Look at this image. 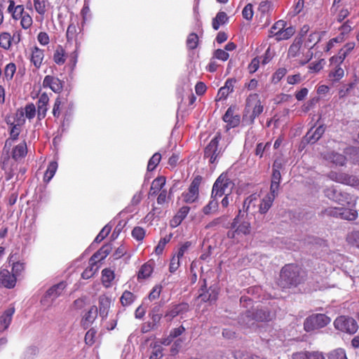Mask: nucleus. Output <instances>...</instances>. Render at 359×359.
Masks as SVG:
<instances>
[{
	"label": "nucleus",
	"mask_w": 359,
	"mask_h": 359,
	"mask_svg": "<svg viewBox=\"0 0 359 359\" xmlns=\"http://www.w3.org/2000/svg\"><path fill=\"white\" fill-rule=\"evenodd\" d=\"M304 274V272L297 265H285L280 271L278 284L282 288L296 286L302 281Z\"/></svg>",
	"instance_id": "nucleus-1"
},
{
	"label": "nucleus",
	"mask_w": 359,
	"mask_h": 359,
	"mask_svg": "<svg viewBox=\"0 0 359 359\" xmlns=\"http://www.w3.org/2000/svg\"><path fill=\"white\" fill-rule=\"evenodd\" d=\"M264 110L259 95L256 93L250 95L246 100L244 118H249L251 122L259 116Z\"/></svg>",
	"instance_id": "nucleus-2"
},
{
	"label": "nucleus",
	"mask_w": 359,
	"mask_h": 359,
	"mask_svg": "<svg viewBox=\"0 0 359 359\" xmlns=\"http://www.w3.org/2000/svg\"><path fill=\"white\" fill-rule=\"evenodd\" d=\"M271 313L266 309H256L248 311L243 316V320L248 327L255 325V321H269L271 320Z\"/></svg>",
	"instance_id": "nucleus-3"
},
{
	"label": "nucleus",
	"mask_w": 359,
	"mask_h": 359,
	"mask_svg": "<svg viewBox=\"0 0 359 359\" xmlns=\"http://www.w3.org/2000/svg\"><path fill=\"white\" fill-rule=\"evenodd\" d=\"M232 187L233 183L227 175L222 173L215 182L211 194H212V197H217L219 198L223 195L229 194Z\"/></svg>",
	"instance_id": "nucleus-4"
},
{
	"label": "nucleus",
	"mask_w": 359,
	"mask_h": 359,
	"mask_svg": "<svg viewBox=\"0 0 359 359\" xmlns=\"http://www.w3.org/2000/svg\"><path fill=\"white\" fill-rule=\"evenodd\" d=\"M330 323V318L325 314H313L306 318L304 327L306 332H311L324 327Z\"/></svg>",
	"instance_id": "nucleus-5"
},
{
	"label": "nucleus",
	"mask_w": 359,
	"mask_h": 359,
	"mask_svg": "<svg viewBox=\"0 0 359 359\" xmlns=\"http://www.w3.org/2000/svg\"><path fill=\"white\" fill-rule=\"evenodd\" d=\"M221 140V136L217 134L207 147L205 148L204 157L209 159V162L212 164L217 162L218 158L222 154L223 150L219 147V142Z\"/></svg>",
	"instance_id": "nucleus-6"
},
{
	"label": "nucleus",
	"mask_w": 359,
	"mask_h": 359,
	"mask_svg": "<svg viewBox=\"0 0 359 359\" xmlns=\"http://www.w3.org/2000/svg\"><path fill=\"white\" fill-rule=\"evenodd\" d=\"M232 229H236L238 235L246 236L250 233L251 226L249 220L248 219L247 214L242 212L240 210L238 215L234 218L232 224Z\"/></svg>",
	"instance_id": "nucleus-7"
},
{
	"label": "nucleus",
	"mask_w": 359,
	"mask_h": 359,
	"mask_svg": "<svg viewBox=\"0 0 359 359\" xmlns=\"http://www.w3.org/2000/svg\"><path fill=\"white\" fill-rule=\"evenodd\" d=\"M65 287L66 284L64 282L51 287L41 299V304L46 308L51 306L54 301L61 295Z\"/></svg>",
	"instance_id": "nucleus-8"
},
{
	"label": "nucleus",
	"mask_w": 359,
	"mask_h": 359,
	"mask_svg": "<svg viewBox=\"0 0 359 359\" xmlns=\"http://www.w3.org/2000/svg\"><path fill=\"white\" fill-rule=\"evenodd\" d=\"M334 324L336 329L347 333L354 334L358 330L357 323L352 318L338 317Z\"/></svg>",
	"instance_id": "nucleus-9"
},
{
	"label": "nucleus",
	"mask_w": 359,
	"mask_h": 359,
	"mask_svg": "<svg viewBox=\"0 0 359 359\" xmlns=\"http://www.w3.org/2000/svg\"><path fill=\"white\" fill-rule=\"evenodd\" d=\"M200 184V177L194 178V180L191 182L188 191L182 194L183 200L185 203H192L198 199Z\"/></svg>",
	"instance_id": "nucleus-10"
},
{
	"label": "nucleus",
	"mask_w": 359,
	"mask_h": 359,
	"mask_svg": "<svg viewBox=\"0 0 359 359\" xmlns=\"http://www.w3.org/2000/svg\"><path fill=\"white\" fill-rule=\"evenodd\" d=\"M330 178L339 183L345 184L350 186L359 185V180L354 176H349L344 173H337L331 172L329 175Z\"/></svg>",
	"instance_id": "nucleus-11"
},
{
	"label": "nucleus",
	"mask_w": 359,
	"mask_h": 359,
	"mask_svg": "<svg viewBox=\"0 0 359 359\" xmlns=\"http://www.w3.org/2000/svg\"><path fill=\"white\" fill-rule=\"evenodd\" d=\"M223 120L229 128H234L240 123V115L236 111V107H230L223 116Z\"/></svg>",
	"instance_id": "nucleus-12"
},
{
	"label": "nucleus",
	"mask_w": 359,
	"mask_h": 359,
	"mask_svg": "<svg viewBox=\"0 0 359 359\" xmlns=\"http://www.w3.org/2000/svg\"><path fill=\"white\" fill-rule=\"evenodd\" d=\"M64 82L58 78L47 75L43 81V87L49 88L55 93H60L63 89Z\"/></svg>",
	"instance_id": "nucleus-13"
},
{
	"label": "nucleus",
	"mask_w": 359,
	"mask_h": 359,
	"mask_svg": "<svg viewBox=\"0 0 359 359\" xmlns=\"http://www.w3.org/2000/svg\"><path fill=\"white\" fill-rule=\"evenodd\" d=\"M189 311V304L187 303H181L172 305L169 307L165 314V318L168 321H171L175 317L182 315Z\"/></svg>",
	"instance_id": "nucleus-14"
},
{
	"label": "nucleus",
	"mask_w": 359,
	"mask_h": 359,
	"mask_svg": "<svg viewBox=\"0 0 359 359\" xmlns=\"http://www.w3.org/2000/svg\"><path fill=\"white\" fill-rule=\"evenodd\" d=\"M258 202H259V196L257 194H251L244 201L242 212L247 214V215L249 213H254L256 211Z\"/></svg>",
	"instance_id": "nucleus-15"
},
{
	"label": "nucleus",
	"mask_w": 359,
	"mask_h": 359,
	"mask_svg": "<svg viewBox=\"0 0 359 359\" xmlns=\"http://www.w3.org/2000/svg\"><path fill=\"white\" fill-rule=\"evenodd\" d=\"M16 283V276L8 269H1L0 271V284L6 288H13Z\"/></svg>",
	"instance_id": "nucleus-16"
},
{
	"label": "nucleus",
	"mask_w": 359,
	"mask_h": 359,
	"mask_svg": "<svg viewBox=\"0 0 359 359\" xmlns=\"http://www.w3.org/2000/svg\"><path fill=\"white\" fill-rule=\"evenodd\" d=\"M15 313V308L10 306L0 316V332L5 331L10 325L13 316Z\"/></svg>",
	"instance_id": "nucleus-17"
},
{
	"label": "nucleus",
	"mask_w": 359,
	"mask_h": 359,
	"mask_svg": "<svg viewBox=\"0 0 359 359\" xmlns=\"http://www.w3.org/2000/svg\"><path fill=\"white\" fill-rule=\"evenodd\" d=\"M218 199L217 197H212V194H211L208 203L202 209V212L205 215H213L217 212L219 208Z\"/></svg>",
	"instance_id": "nucleus-18"
},
{
	"label": "nucleus",
	"mask_w": 359,
	"mask_h": 359,
	"mask_svg": "<svg viewBox=\"0 0 359 359\" xmlns=\"http://www.w3.org/2000/svg\"><path fill=\"white\" fill-rule=\"evenodd\" d=\"M235 83L236 79H229L226 80L224 86L220 88L218 91L217 97L219 100L226 98L228 96V95L233 90V86Z\"/></svg>",
	"instance_id": "nucleus-19"
},
{
	"label": "nucleus",
	"mask_w": 359,
	"mask_h": 359,
	"mask_svg": "<svg viewBox=\"0 0 359 359\" xmlns=\"http://www.w3.org/2000/svg\"><path fill=\"white\" fill-rule=\"evenodd\" d=\"M89 266L81 273V277L83 279H89L93 277L99 270L100 266L97 264V261H93L90 258L88 262Z\"/></svg>",
	"instance_id": "nucleus-20"
},
{
	"label": "nucleus",
	"mask_w": 359,
	"mask_h": 359,
	"mask_svg": "<svg viewBox=\"0 0 359 359\" xmlns=\"http://www.w3.org/2000/svg\"><path fill=\"white\" fill-rule=\"evenodd\" d=\"M218 292L216 287H210L206 291L201 293L198 296V298L201 299V301L206 302H209L210 303L215 302L217 298Z\"/></svg>",
	"instance_id": "nucleus-21"
},
{
	"label": "nucleus",
	"mask_w": 359,
	"mask_h": 359,
	"mask_svg": "<svg viewBox=\"0 0 359 359\" xmlns=\"http://www.w3.org/2000/svg\"><path fill=\"white\" fill-rule=\"evenodd\" d=\"M43 57V50L35 46L32 50L31 62L36 68H39L41 67Z\"/></svg>",
	"instance_id": "nucleus-22"
},
{
	"label": "nucleus",
	"mask_w": 359,
	"mask_h": 359,
	"mask_svg": "<svg viewBox=\"0 0 359 359\" xmlns=\"http://www.w3.org/2000/svg\"><path fill=\"white\" fill-rule=\"evenodd\" d=\"M111 246L110 245H105L102 246L98 251H97L90 258L92 259V262L97 261V264L98 262L105 259L107 255L111 251Z\"/></svg>",
	"instance_id": "nucleus-23"
},
{
	"label": "nucleus",
	"mask_w": 359,
	"mask_h": 359,
	"mask_svg": "<svg viewBox=\"0 0 359 359\" xmlns=\"http://www.w3.org/2000/svg\"><path fill=\"white\" fill-rule=\"evenodd\" d=\"M295 29L292 26L283 28L280 31H277L275 34L276 41L287 40L294 35Z\"/></svg>",
	"instance_id": "nucleus-24"
},
{
	"label": "nucleus",
	"mask_w": 359,
	"mask_h": 359,
	"mask_svg": "<svg viewBox=\"0 0 359 359\" xmlns=\"http://www.w3.org/2000/svg\"><path fill=\"white\" fill-rule=\"evenodd\" d=\"M293 359H325L319 352H299L292 355Z\"/></svg>",
	"instance_id": "nucleus-25"
},
{
	"label": "nucleus",
	"mask_w": 359,
	"mask_h": 359,
	"mask_svg": "<svg viewBox=\"0 0 359 359\" xmlns=\"http://www.w3.org/2000/svg\"><path fill=\"white\" fill-rule=\"evenodd\" d=\"M165 184V178L163 176L156 178L151 183L149 195H156L160 191Z\"/></svg>",
	"instance_id": "nucleus-26"
},
{
	"label": "nucleus",
	"mask_w": 359,
	"mask_h": 359,
	"mask_svg": "<svg viewBox=\"0 0 359 359\" xmlns=\"http://www.w3.org/2000/svg\"><path fill=\"white\" fill-rule=\"evenodd\" d=\"M97 308L95 306H93L88 310V311L84 315L83 318V326H89L97 318Z\"/></svg>",
	"instance_id": "nucleus-27"
},
{
	"label": "nucleus",
	"mask_w": 359,
	"mask_h": 359,
	"mask_svg": "<svg viewBox=\"0 0 359 359\" xmlns=\"http://www.w3.org/2000/svg\"><path fill=\"white\" fill-rule=\"evenodd\" d=\"M325 158L336 165H344L346 163V157L336 152L329 153Z\"/></svg>",
	"instance_id": "nucleus-28"
},
{
	"label": "nucleus",
	"mask_w": 359,
	"mask_h": 359,
	"mask_svg": "<svg viewBox=\"0 0 359 359\" xmlns=\"http://www.w3.org/2000/svg\"><path fill=\"white\" fill-rule=\"evenodd\" d=\"M111 300L106 296H101L99 298L100 314L102 318L107 315L108 309L110 307Z\"/></svg>",
	"instance_id": "nucleus-29"
},
{
	"label": "nucleus",
	"mask_w": 359,
	"mask_h": 359,
	"mask_svg": "<svg viewBox=\"0 0 359 359\" xmlns=\"http://www.w3.org/2000/svg\"><path fill=\"white\" fill-rule=\"evenodd\" d=\"M324 132L325 128L323 126H320L315 130L314 132H312V130H311L306 134V137L309 142L314 143L320 139V137L322 136Z\"/></svg>",
	"instance_id": "nucleus-30"
},
{
	"label": "nucleus",
	"mask_w": 359,
	"mask_h": 359,
	"mask_svg": "<svg viewBox=\"0 0 359 359\" xmlns=\"http://www.w3.org/2000/svg\"><path fill=\"white\" fill-rule=\"evenodd\" d=\"M27 154V144L25 142H22L18 144L13 150V158L18 160L24 157Z\"/></svg>",
	"instance_id": "nucleus-31"
},
{
	"label": "nucleus",
	"mask_w": 359,
	"mask_h": 359,
	"mask_svg": "<svg viewBox=\"0 0 359 359\" xmlns=\"http://www.w3.org/2000/svg\"><path fill=\"white\" fill-rule=\"evenodd\" d=\"M274 199L273 196L266 195L259 203V212L261 214L266 213L271 207Z\"/></svg>",
	"instance_id": "nucleus-32"
},
{
	"label": "nucleus",
	"mask_w": 359,
	"mask_h": 359,
	"mask_svg": "<svg viewBox=\"0 0 359 359\" xmlns=\"http://www.w3.org/2000/svg\"><path fill=\"white\" fill-rule=\"evenodd\" d=\"M58 165L56 161H51L47 168V170L44 174L43 176V180L46 182H49L50 180L55 175L57 169Z\"/></svg>",
	"instance_id": "nucleus-33"
},
{
	"label": "nucleus",
	"mask_w": 359,
	"mask_h": 359,
	"mask_svg": "<svg viewBox=\"0 0 359 359\" xmlns=\"http://www.w3.org/2000/svg\"><path fill=\"white\" fill-rule=\"evenodd\" d=\"M152 271H153V266H152L151 264L148 263V262L145 263L141 266V268L138 272V274H137V278L139 280L146 279L150 276Z\"/></svg>",
	"instance_id": "nucleus-34"
},
{
	"label": "nucleus",
	"mask_w": 359,
	"mask_h": 359,
	"mask_svg": "<svg viewBox=\"0 0 359 359\" xmlns=\"http://www.w3.org/2000/svg\"><path fill=\"white\" fill-rule=\"evenodd\" d=\"M53 60L57 65H63L65 62V51L62 46H59L57 47L53 55Z\"/></svg>",
	"instance_id": "nucleus-35"
},
{
	"label": "nucleus",
	"mask_w": 359,
	"mask_h": 359,
	"mask_svg": "<svg viewBox=\"0 0 359 359\" xmlns=\"http://www.w3.org/2000/svg\"><path fill=\"white\" fill-rule=\"evenodd\" d=\"M114 278V273L109 269H104L102 271V281L103 285L108 287L111 285V281Z\"/></svg>",
	"instance_id": "nucleus-36"
},
{
	"label": "nucleus",
	"mask_w": 359,
	"mask_h": 359,
	"mask_svg": "<svg viewBox=\"0 0 359 359\" xmlns=\"http://www.w3.org/2000/svg\"><path fill=\"white\" fill-rule=\"evenodd\" d=\"M228 20L227 15L224 12H219L212 20V27L217 30L220 25H224Z\"/></svg>",
	"instance_id": "nucleus-37"
},
{
	"label": "nucleus",
	"mask_w": 359,
	"mask_h": 359,
	"mask_svg": "<svg viewBox=\"0 0 359 359\" xmlns=\"http://www.w3.org/2000/svg\"><path fill=\"white\" fill-rule=\"evenodd\" d=\"M12 37L8 32H3L0 34V47L8 50L11 46Z\"/></svg>",
	"instance_id": "nucleus-38"
},
{
	"label": "nucleus",
	"mask_w": 359,
	"mask_h": 359,
	"mask_svg": "<svg viewBox=\"0 0 359 359\" xmlns=\"http://www.w3.org/2000/svg\"><path fill=\"white\" fill-rule=\"evenodd\" d=\"M337 200H335V202H337L339 204L345 205V204H355V200L350 196V194L340 191V195L337 197Z\"/></svg>",
	"instance_id": "nucleus-39"
},
{
	"label": "nucleus",
	"mask_w": 359,
	"mask_h": 359,
	"mask_svg": "<svg viewBox=\"0 0 359 359\" xmlns=\"http://www.w3.org/2000/svg\"><path fill=\"white\" fill-rule=\"evenodd\" d=\"M301 47L302 41L300 40H295L289 48L287 53L288 57H297L299 54Z\"/></svg>",
	"instance_id": "nucleus-40"
},
{
	"label": "nucleus",
	"mask_w": 359,
	"mask_h": 359,
	"mask_svg": "<svg viewBox=\"0 0 359 359\" xmlns=\"http://www.w3.org/2000/svg\"><path fill=\"white\" fill-rule=\"evenodd\" d=\"M281 168V164L276 161L273 165V173L271 177V182H276L280 184L281 180V175L280 169Z\"/></svg>",
	"instance_id": "nucleus-41"
},
{
	"label": "nucleus",
	"mask_w": 359,
	"mask_h": 359,
	"mask_svg": "<svg viewBox=\"0 0 359 359\" xmlns=\"http://www.w3.org/2000/svg\"><path fill=\"white\" fill-rule=\"evenodd\" d=\"M135 296L130 291L126 290L121 295L120 301L123 306L130 305L135 300Z\"/></svg>",
	"instance_id": "nucleus-42"
},
{
	"label": "nucleus",
	"mask_w": 359,
	"mask_h": 359,
	"mask_svg": "<svg viewBox=\"0 0 359 359\" xmlns=\"http://www.w3.org/2000/svg\"><path fill=\"white\" fill-rule=\"evenodd\" d=\"M35 11L40 15L43 16L46 12L48 0H33Z\"/></svg>",
	"instance_id": "nucleus-43"
},
{
	"label": "nucleus",
	"mask_w": 359,
	"mask_h": 359,
	"mask_svg": "<svg viewBox=\"0 0 359 359\" xmlns=\"http://www.w3.org/2000/svg\"><path fill=\"white\" fill-rule=\"evenodd\" d=\"M355 43L349 42L347 43L339 52L338 57L341 62H342L346 57V55L354 48Z\"/></svg>",
	"instance_id": "nucleus-44"
},
{
	"label": "nucleus",
	"mask_w": 359,
	"mask_h": 359,
	"mask_svg": "<svg viewBox=\"0 0 359 359\" xmlns=\"http://www.w3.org/2000/svg\"><path fill=\"white\" fill-rule=\"evenodd\" d=\"M341 218L346 220H353L357 217V211L355 210L341 208Z\"/></svg>",
	"instance_id": "nucleus-45"
},
{
	"label": "nucleus",
	"mask_w": 359,
	"mask_h": 359,
	"mask_svg": "<svg viewBox=\"0 0 359 359\" xmlns=\"http://www.w3.org/2000/svg\"><path fill=\"white\" fill-rule=\"evenodd\" d=\"M160 312V306H155L153 309H152V311H151V321H150L152 325H154L156 328H157V326L161 319V314L159 313Z\"/></svg>",
	"instance_id": "nucleus-46"
},
{
	"label": "nucleus",
	"mask_w": 359,
	"mask_h": 359,
	"mask_svg": "<svg viewBox=\"0 0 359 359\" xmlns=\"http://www.w3.org/2000/svg\"><path fill=\"white\" fill-rule=\"evenodd\" d=\"M161 158V154L155 153L148 162L147 170L149 171H153L156 168L158 164L159 163Z\"/></svg>",
	"instance_id": "nucleus-47"
},
{
	"label": "nucleus",
	"mask_w": 359,
	"mask_h": 359,
	"mask_svg": "<svg viewBox=\"0 0 359 359\" xmlns=\"http://www.w3.org/2000/svg\"><path fill=\"white\" fill-rule=\"evenodd\" d=\"M15 71H16V66L14 63L11 62V63L8 64L4 69V72L5 79L7 81L11 80L13 77V75H14Z\"/></svg>",
	"instance_id": "nucleus-48"
},
{
	"label": "nucleus",
	"mask_w": 359,
	"mask_h": 359,
	"mask_svg": "<svg viewBox=\"0 0 359 359\" xmlns=\"http://www.w3.org/2000/svg\"><path fill=\"white\" fill-rule=\"evenodd\" d=\"M198 43V36L195 33L189 34L187 39V46L189 49L193 50L196 48Z\"/></svg>",
	"instance_id": "nucleus-49"
},
{
	"label": "nucleus",
	"mask_w": 359,
	"mask_h": 359,
	"mask_svg": "<svg viewBox=\"0 0 359 359\" xmlns=\"http://www.w3.org/2000/svg\"><path fill=\"white\" fill-rule=\"evenodd\" d=\"M325 195L326 196V197H327L330 200L335 201V200L338 199L337 197L340 195V191H339L334 187H331L327 188L325 190Z\"/></svg>",
	"instance_id": "nucleus-50"
},
{
	"label": "nucleus",
	"mask_w": 359,
	"mask_h": 359,
	"mask_svg": "<svg viewBox=\"0 0 359 359\" xmlns=\"http://www.w3.org/2000/svg\"><path fill=\"white\" fill-rule=\"evenodd\" d=\"M77 34L78 32L76 25L73 23L70 24L67 27L66 33L67 41H72L76 40Z\"/></svg>",
	"instance_id": "nucleus-51"
},
{
	"label": "nucleus",
	"mask_w": 359,
	"mask_h": 359,
	"mask_svg": "<svg viewBox=\"0 0 359 359\" xmlns=\"http://www.w3.org/2000/svg\"><path fill=\"white\" fill-rule=\"evenodd\" d=\"M328 359H348L345 351L342 348H337L328 355Z\"/></svg>",
	"instance_id": "nucleus-52"
},
{
	"label": "nucleus",
	"mask_w": 359,
	"mask_h": 359,
	"mask_svg": "<svg viewBox=\"0 0 359 359\" xmlns=\"http://www.w3.org/2000/svg\"><path fill=\"white\" fill-rule=\"evenodd\" d=\"M191 245V242L187 241L182 244L177 250V252L175 254L180 259L184 257V255L188 252L189 248Z\"/></svg>",
	"instance_id": "nucleus-53"
},
{
	"label": "nucleus",
	"mask_w": 359,
	"mask_h": 359,
	"mask_svg": "<svg viewBox=\"0 0 359 359\" xmlns=\"http://www.w3.org/2000/svg\"><path fill=\"white\" fill-rule=\"evenodd\" d=\"M111 227L109 225L104 226L94 240L95 243H100L110 233Z\"/></svg>",
	"instance_id": "nucleus-54"
},
{
	"label": "nucleus",
	"mask_w": 359,
	"mask_h": 359,
	"mask_svg": "<svg viewBox=\"0 0 359 359\" xmlns=\"http://www.w3.org/2000/svg\"><path fill=\"white\" fill-rule=\"evenodd\" d=\"M243 17L247 20H251L252 19L254 11L252 5L251 4H247L243 11H242Z\"/></svg>",
	"instance_id": "nucleus-55"
},
{
	"label": "nucleus",
	"mask_w": 359,
	"mask_h": 359,
	"mask_svg": "<svg viewBox=\"0 0 359 359\" xmlns=\"http://www.w3.org/2000/svg\"><path fill=\"white\" fill-rule=\"evenodd\" d=\"M20 19L21 20L20 24L23 29H27L32 26L33 20L28 13H25Z\"/></svg>",
	"instance_id": "nucleus-56"
},
{
	"label": "nucleus",
	"mask_w": 359,
	"mask_h": 359,
	"mask_svg": "<svg viewBox=\"0 0 359 359\" xmlns=\"http://www.w3.org/2000/svg\"><path fill=\"white\" fill-rule=\"evenodd\" d=\"M272 9V4L271 1L264 0L260 2L259 6V11L262 14L269 13Z\"/></svg>",
	"instance_id": "nucleus-57"
},
{
	"label": "nucleus",
	"mask_w": 359,
	"mask_h": 359,
	"mask_svg": "<svg viewBox=\"0 0 359 359\" xmlns=\"http://www.w3.org/2000/svg\"><path fill=\"white\" fill-rule=\"evenodd\" d=\"M287 69L285 67L279 68L273 74L272 81L273 83L279 82L283 76L287 74Z\"/></svg>",
	"instance_id": "nucleus-58"
},
{
	"label": "nucleus",
	"mask_w": 359,
	"mask_h": 359,
	"mask_svg": "<svg viewBox=\"0 0 359 359\" xmlns=\"http://www.w3.org/2000/svg\"><path fill=\"white\" fill-rule=\"evenodd\" d=\"M132 236L137 241H142L145 236V231L143 228L137 226L132 231Z\"/></svg>",
	"instance_id": "nucleus-59"
},
{
	"label": "nucleus",
	"mask_w": 359,
	"mask_h": 359,
	"mask_svg": "<svg viewBox=\"0 0 359 359\" xmlns=\"http://www.w3.org/2000/svg\"><path fill=\"white\" fill-rule=\"evenodd\" d=\"M344 75V69L341 67H336L335 69L330 73V77L332 79L333 81H339L341 79Z\"/></svg>",
	"instance_id": "nucleus-60"
},
{
	"label": "nucleus",
	"mask_w": 359,
	"mask_h": 359,
	"mask_svg": "<svg viewBox=\"0 0 359 359\" xmlns=\"http://www.w3.org/2000/svg\"><path fill=\"white\" fill-rule=\"evenodd\" d=\"M163 348L161 345H154L149 359H160L163 356Z\"/></svg>",
	"instance_id": "nucleus-61"
},
{
	"label": "nucleus",
	"mask_w": 359,
	"mask_h": 359,
	"mask_svg": "<svg viewBox=\"0 0 359 359\" xmlns=\"http://www.w3.org/2000/svg\"><path fill=\"white\" fill-rule=\"evenodd\" d=\"M353 28V22L350 20H347L340 27V34L344 37L345 35L348 34Z\"/></svg>",
	"instance_id": "nucleus-62"
},
{
	"label": "nucleus",
	"mask_w": 359,
	"mask_h": 359,
	"mask_svg": "<svg viewBox=\"0 0 359 359\" xmlns=\"http://www.w3.org/2000/svg\"><path fill=\"white\" fill-rule=\"evenodd\" d=\"M318 100L319 98L317 97L311 98L302 106V111L304 112H308L309 110H311L315 107V105L318 103Z\"/></svg>",
	"instance_id": "nucleus-63"
},
{
	"label": "nucleus",
	"mask_w": 359,
	"mask_h": 359,
	"mask_svg": "<svg viewBox=\"0 0 359 359\" xmlns=\"http://www.w3.org/2000/svg\"><path fill=\"white\" fill-rule=\"evenodd\" d=\"M234 357L236 359H259L257 355L245 353L241 351H236L234 353Z\"/></svg>",
	"instance_id": "nucleus-64"
}]
</instances>
